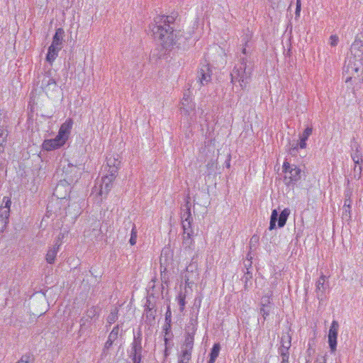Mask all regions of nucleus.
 Masks as SVG:
<instances>
[{
	"mask_svg": "<svg viewBox=\"0 0 363 363\" xmlns=\"http://www.w3.org/2000/svg\"><path fill=\"white\" fill-rule=\"evenodd\" d=\"M191 358V355L189 354H180L179 356V361L178 363H189Z\"/></svg>",
	"mask_w": 363,
	"mask_h": 363,
	"instance_id": "nucleus-38",
	"label": "nucleus"
},
{
	"mask_svg": "<svg viewBox=\"0 0 363 363\" xmlns=\"http://www.w3.org/2000/svg\"><path fill=\"white\" fill-rule=\"evenodd\" d=\"M11 200L10 198L4 196L2 204L0 207V232H3L9 223L10 216V208Z\"/></svg>",
	"mask_w": 363,
	"mask_h": 363,
	"instance_id": "nucleus-9",
	"label": "nucleus"
},
{
	"mask_svg": "<svg viewBox=\"0 0 363 363\" xmlns=\"http://www.w3.org/2000/svg\"><path fill=\"white\" fill-rule=\"evenodd\" d=\"M184 209H182V212L181 213V219L182 222V228L183 230H188L189 228H191V222L193 218L191 217V211H190V204L189 202L187 201L184 206Z\"/></svg>",
	"mask_w": 363,
	"mask_h": 363,
	"instance_id": "nucleus-12",
	"label": "nucleus"
},
{
	"mask_svg": "<svg viewBox=\"0 0 363 363\" xmlns=\"http://www.w3.org/2000/svg\"><path fill=\"white\" fill-rule=\"evenodd\" d=\"M64 238H65V233H60L57 235V237L55 238V240L54 241V245L52 246L53 247H57V249H59L60 246L62 243V240H63Z\"/></svg>",
	"mask_w": 363,
	"mask_h": 363,
	"instance_id": "nucleus-39",
	"label": "nucleus"
},
{
	"mask_svg": "<svg viewBox=\"0 0 363 363\" xmlns=\"http://www.w3.org/2000/svg\"><path fill=\"white\" fill-rule=\"evenodd\" d=\"M199 82L201 85L207 84L211 80V71L208 65H203L198 72Z\"/></svg>",
	"mask_w": 363,
	"mask_h": 363,
	"instance_id": "nucleus-17",
	"label": "nucleus"
},
{
	"mask_svg": "<svg viewBox=\"0 0 363 363\" xmlns=\"http://www.w3.org/2000/svg\"><path fill=\"white\" fill-rule=\"evenodd\" d=\"M191 284V282L189 281V279L187 278L185 280V284H186V286H190V284Z\"/></svg>",
	"mask_w": 363,
	"mask_h": 363,
	"instance_id": "nucleus-52",
	"label": "nucleus"
},
{
	"mask_svg": "<svg viewBox=\"0 0 363 363\" xmlns=\"http://www.w3.org/2000/svg\"><path fill=\"white\" fill-rule=\"evenodd\" d=\"M72 125L73 121L71 118L66 120V121L63 123L60 126V128L57 134L59 138H61L66 142L70 134Z\"/></svg>",
	"mask_w": 363,
	"mask_h": 363,
	"instance_id": "nucleus-18",
	"label": "nucleus"
},
{
	"mask_svg": "<svg viewBox=\"0 0 363 363\" xmlns=\"http://www.w3.org/2000/svg\"><path fill=\"white\" fill-rule=\"evenodd\" d=\"M291 347V341L288 340L286 345H282L281 347L279 349V354L281 356H283L284 354H289V349Z\"/></svg>",
	"mask_w": 363,
	"mask_h": 363,
	"instance_id": "nucleus-40",
	"label": "nucleus"
},
{
	"mask_svg": "<svg viewBox=\"0 0 363 363\" xmlns=\"http://www.w3.org/2000/svg\"><path fill=\"white\" fill-rule=\"evenodd\" d=\"M142 332L139 330L136 334H134L133 340L128 350V356L133 363H142V357L145 353L142 346Z\"/></svg>",
	"mask_w": 363,
	"mask_h": 363,
	"instance_id": "nucleus-5",
	"label": "nucleus"
},
{
	"mask_svg": "<svg viewBox=\"0 0 363 363\" xmlns=\"http://www.w3.org/2000/svg\"><path fill=\"white\" fill-rule=\"evenodd\" d=\"M62 175L64 176V178L57 184L53 192V195L58 199H65L67 196V189H69V186L76 182L81 175L80 169L68 163L67 167L63 166Z\"/></svg>",
	"mask_w": 363,
	"mask_h": 363,
	"instance_id": "nucleus-3",
	"label": "nucleus"
},
{
	"mask_svg": "<svg viewBox=\"0 0 363 363\" xmlns=\"http://www.w3.org/2000/svg\"><path fill=\"white\" fill-rule=\"evenodd\" d=\"M355 147V150L351 154V157L355 164H360L362 162V157L360 151L359 150V145L355 144L352 148Z\"/></svg>",
	"mask_w": 363,
	"mask_h": 363,
	"instance_id": "nucleus-28",
	"label": "nucleus"
},
{
	"mask_svg": "<svg viewBox=\"0 0 363 363\" xmlns=\"http://www.w3.org/2000/svg\"><path fill=\"white\" fill-rule=\"evenodd\" d=\"M300 10H301L300 0H297L296 13L298 14L300 12Z\"/></svg>",
	"mask_w": 363,
	"mask_h": 363,
	"instance_id": "nucleus-49",
	"label": "nucleus"
},
{
	"mask_svg": "<svg viewBox=\"0 0 363 363\" xmlns=\"http://www.w3.org/2000/svg\"><path fill=\"white\" fill-rule=\"evenodd\" d=\"M137 240V230L135 225H133L131 229V235L129 242L131 245H134L136 243Z\"/></svg>",
	"mask_w": 363,
	"mask_h": 363,
	"instance_id": "nucleus-36",
	"label": "nucleus"
},
{
	"mask_svg": "<svg viewBox=\"0 0 363 363\" xmlns=\"http://www.w3.org/2000/svg\"><path fill=\"white\" fill-rule=\"evenodd\" d=\"M120 325H116L115 327H113V330L110 333L108 337H109L111 340H116L118 338V332H119Z\"/></svg>",
	"mask_w": 363,
	"mask_h": 363,
	"instance_id": "nucleus-34",
	"label": "nucleus"
},
{
	"mask_svg": "<svg viewBox=\"0 0 363 363\" xmlns=\"http://www.w3.org/2000/svg\"><path fill=\"white\" fill-rule=\"evenodd\" d=\"M183 247L186 250H191L192 246L194 245V240L191 238V235L193 234V230L191 228H189L185 230H183Z\"/></svg>",
	"mask_w": 363,
	"mask_h": 363,
	"instance_id": "nucleus-22",
	"label": "nucleus"
},
{
	"mask_svg": "<svg viewBox=\"0 0 363 363\" xmlns=\"http://www.w3.org/2000/svg\"><path fill=\"white\" fill-rule=\"evenodd\" d=\"M16 363H33V359L30 354H25Z\"/></svg>",
	"mask_w": 363,
	"mask_h": 363,
	"instance_id": "nucleus-35",
	"label": "nucleus"
},
{
	"mask_svg": "<svg viewBox=\"0 0 363 363\" xmlns=\"http://www.w3.org/2000/svg\"><path fill=\"white\" fill-rule=\"evenodd\" d=\"M338 330V322L333 320L328 333V344L331 352H335L336 351Z\"/></svg>",
	"mask_w": 363,
	"mask_h": 363,
	"instance_id": "nucleus-11",
	"label": "nucleus"
},
{
	"mask_svg": "<svg viewBox=\"0 0 363 363\" xmlns=\"http://www.w3.org/2000/svg\"><path fill=\"white\" fill-rule=\"evenodd\" d=\"M116 177V174L109 173L108 174L102 177L99 191L101 195L107 194L110 191L113 186V182L114 181Z\"/></svg>",
	"mask_w": 363,
	"mask_h": 363,
	"instance_id": "nucleus-13",
	"label": "nucleus"
},
{
	"mask_svg": "<svg viewBox=\"0 0 363 363\" xmlns=\"http://www.w3.org/2000/svg\"><path fill=\"white\" fill-rule=\"evenodd\" d=\"M183 97H185V98L188 97L189 99H190L189 94L188 93H184L183 95Z\"/></svg>",
	"mask_w": 363,
	"mask_h": 363,
	"instance_id": "nucleus-55",
	"label": "nucleus"
},
{
	"mask_svg": "<svg viewBox=\"0 0 363 363\" xmlns=\"http://www.w3.org/2000/svg\"><path fill=\"white\" fill-rule=\"evenodd\" d=\"M220 350V345L219 343H215L210 352V359L208 363H214L216 358L218 357L219 352Z\"/></svg>",
	"mask_w": 363,
	"mask_h": 363,
	"instance_id": "nucleus-29",
	"label": "nucleus"
},
{
	"mask_svg": "<svg viewBox=\"0 0 363 363\" xmlns=\"http://www.w3.org/2000/svg\"><path fill=\"white\" fill-rule=\"evenodd\" d=\"M283 172L285 173L284 182L287 186L295 184L301 179V169L296 165H291L288 162H284Z\"/></svg>",
	"mask_w": 363,
	"mask_h": 363,
	"instance_id": "nucleus-6",
	"label": "nucleus"
},
{
	"mask_svg": "<svg viewBox=\"0 0 363 363\" xmlns=\"http://www.w3.org/2000/svg\"><path fill=\"white\" fill-rule=\"evenodd\" d=\"M180 109L184 115L192 116L194 115L195 104L191 99L183 97L181 101Z\"/></svg>",
	"mask_w": 363,
	"mask_h": 363,
	"instance_id": "nucleus-16",
	"label": "nucleus"
},
{
	"mask_svg": "<svg viewBox=\"0 0 363 363\" xmlns=\"http://www.w3.org/2000/svg\"><path fill=\"white\" fill-rule=\"evenodd\" d=\"M350 213H351V211L349 212L347 208H345L343 207V213H342L343 216H348L350 218Z\"/></svg>",
	"mask_w": 363,
	"mask_h": 363,
	"instance_id": "nucleus-47",
	"label": "nucleus"
},
{
	"mask_svg": "<svg viewBox=\"0 0 363 363\" xmlns=\"http://www.w3.org/2000/svg\"><path fill=\"white\" fill-rule=\"evenodd\" d=\"M8 123L9 118L6 113L0 110V153L4 150L3 145L6 143L8 136Z\"/></svg>",
	"mask_w": 363,
	"mask_h": 363,
	"instance_id": "nucleus-10",
	"label": "nucleus"
},
{
	"mask_svg": "<svg viewBox=\"0 0 363 363\" xmlns=\"http://www.w3.org/2000/svg\"><path fill=\"white\" fill-rule=\"evenodd\" d=\"M247 43H245V47ZM242 54L247 55L246 48H243ZM253 69L252 62L247 56L240 58V62L237 64L230 73L231 82L235 84L238 82L241 89L246 88L251 79V75Z\"/></svg>",
	"mask_w": 363,
	"mask_h": 363,
	"instance_id": "nucleus-2",
	"label": "nucleus"
},
{
	"mask_svg": "<svg viewBox=\"0 0 363 363\" xmlns=\"http://www.w3.org/2000/svg\"><path fill=\"white\" fill-rule=\"evenodd\" d=\"M156 309H145L143 316L145 318V322L149 325H152L155 320Z\"/></svg>",
	"mask_w": 363,
	"mask_h": 363,
	"instance_id": "nucleus-27",
	"label": "nucleus"
},
{
	"mask_svg": "<svg viewBox=\"0 0 363 363\" xmlns=\"http://www.w3.org/2000/svg\"><path fill=\"white\" fill-rule=\"evenodd\" d=\"M351 195L352 193L350 191H346L345 192V201H344V208H348V211H351V204H352V200H351Z\"/></svg>",
	"mask_w": 363,
	"mask_h": 363,
	"instance_id": "nucleus-31",
	"label": "nucleus"
},
{
	"mask_svg": "<svg viewBox=\"0 0 363 363\" xmlns=\"http://www.w3.org/2000/svg\"><path fill=\"white\" fill-rule=\"evenodd\" d=\"M65 143V141L57 135L53 139L45 140L43 143V147L47 151H51L62 147Z\"/></svg>",
	"mask_w": 363,
	"mask_h": 363,
	"instance_id": "nucleus-15",
	"label": "nucleus"
},
{
	"mask_svg": "<svg viewBox=\"0 0 363 363\" xmlns=\"http://www.w3.org/2000/svg\"><path fill=\"white\" fill-rule=\"evenodd\" d=\"M194 333H188L186 337L184 345L182 347L181 353L182 354H189L191 355L193 347H194Z\"/></svg>",
	"mask_w": 363,
	"mask_h": 363,
	"instance_id": "nucleus-19",
	"label": "nucleus"
},
{
	"mask_svg": "<svg viewBox=\"0 0 363 363\" xmlns=\"http://www.w3.org/2000/svg\"><path fill=\"white\" fill-rule=\"evenodd\" d=\"M281 340H282V342H284L282 345H286V343H287L288 340H290V337L288 335L283 336L281 337Z\"/></svg>",
	"mask_w": 363,
	"mask_h": 363,
	"instance_id": "nucleus-48",
	"label": "nucleus"
},
{
	"mask_svg": "<svg viewBox=\"0 0 363 363\" xmlns=\"http://www.w3.org/2000/svg\"><path fill=\"white\" fill-rule=\"evenodd\" d=\"M161 277H162V281H164V282H167V279H166V277H165V274H163L162 273L161 274Z\"/></svg>",
	"mask_w": 363,
	"mask_h": 363,
	"instance_id": "nucleus-53",
	"label": "nucleus"
},
{
	"mask_svg": "<svg viewBox=\"0 0 363 363\" xmlns=\"http://www.w3.org/2000/svg\"><path fill=\"white\" fill-rule=\"evenodd\" d=\"M171 311L169 310V308H168L166 313H165V323L166 326L171 327Z\"/></svg>",
	"mask_w": 363,
	"mask_h": 363,
	"instance_id": "nucleus-41",
	"label": "nucleus"
},
{
	"mask_svg": "<svg viewBox=\"0 0 363 363\" xmlns=\"http://www.w3.org/2000/svg\"><path fill=\"white\" fill-rule=\"evenodd\" d=\"M338 37L336 35H331L330 37V44L331 46H336L338 43Z\"/></svg>",
	"mask_w": 363,
	"mask_h": 363,
	"instance_id": "nucleus-42",
	"label": "nucleus"
},
{
	"mask_svg": "<svg viewBox=\"0 0 363 363\" xmlns=\"http://www.w3.org/2000/svg\"><path fill=\"white\" fill-rule=\"evenodd\" d=\"M121 164V161L118 160L114 156H109L106 157V164L108 167V173L116 174Z\"/></svg>",
	"mask_w": 363,
	"mask_h": 363,
	"instance_id": "nucleus-20",
	"label": "nucleus"
},
{
	"mask_svg": "<svg viewBox=\"0 0 363 363\" xmlns=\"http://www.w3.org/2000/svg\"><path fill=\"white\" fill-rule=\"evenodd\" d=\"M185 298H186V295H185V294H183V293H180L177 296L178 303L180 307V308H179L180 311H183L184 309V306L186 304Z\"/></svg>",
	"mask_w": 363,
	"mask_h": 363,
	"instance_id": "nucleus-33",
	"label": "nucleus"
},
{
	"mask_svg": "<svg viewBox=\"0 0 363 363\" xmlns=\"http://www.w3.org/2000/svg\"><path fill=\"white\" fill-rule=\"evenodd\" d=\"M289 354H284L283 356H281V363H289Z\"/></svg>",
	"mask_w": 363,
	"mask_h": 363,
	"instance_id": "nucleus-45",
	"label": "nucleus"
},
{
	"mask_svg": "<svg viewBox=\"0 0 363 363\" xmlns=\"http://www.w3.org/2000/svg\"><path fill=\"white\" fill-rule=\"evenodd\" d=\"M343 74L347 75L346 83L352 79L359 82L363 81V64L362 61H360V58H349L345 65Z\"/></svg>",
	"mask_w": 363,
	"mask_h": 363,
	"instance_id": "nucleus-4",
	"label": "nucleus"
},
{
	"mask_svg": "<svg viewBox=\"0 0 363 363\" xmlns=\"http://www.w3.org/2000/svg\"><path fill=\"white\" fill-rule=\"evenodd\" d=\"M326 277L322 274L318 280L316 281V294L318 299H322V296L326 289L325 282Z\"/></svg>",
	"mask_w": 363,
	"mask_h": 363,
	"instance_id": "nucleus-23",
	"label": "nucleus"
},
{
	"mask_svg": "<svg viewBox=\"0 0 363 363\" xmlns=\"http://www.w3.org/2000/svg\"><path fill=\"white\" fill-rule=\"evenodd\" d=\"M260 313L263 316L264 319H266L267 316L269 315V311H267L264 307L260 309Z\"/></svg>",
	"mask_w": 363,
	"mask_h": 363,
	"instance_id": "nucleus-46",
	"label": "nucleus"
},
{
	"mask_svg": "<svg viewBox=\"0 0 363 363\" xmlns=\"http://www.w3.org/2000/svg\"><path fill=\"white\" fill-rule=\"evenodd\" d=\"M313 128L312 127H307L302 135L300 136V142L298 145H296L294 147L291 148V151L297 150L298 146L303 149L306 147V140L308 137L312 134Z\"/></svg>",
	"mask_w": 363,
	"mask_h": 363,
	"instance_id": "nucleus-21",
	"label": "nucleus"
},
{
	"mask_svg": "<svg viewBox=\"0 0 363 363\" xmlns=\"http://www.w3.org/2000/svg\"><path fill=\"white\" fill-rule=\"evenodd\" d=\"M84 323L83 322V319H81V325H84Z\"/></svg>",
	"mask_w": 363,
	"mask_h": 363,
	"instance_id": "nucleus-56",
	"label": "nucleus"
},
{
	"mask_svg": "<svg viewBox=\"0 0 363 363\" xmlns=\"http://www.w3.org/2000/svg\"><path fill=\"white\" fill-rule=\"evenodd\" d=\"M258 240V238L257 236H252V238H251V242L252 241H255V242H257Z\"/></svg>",
	"mask_w": 363,
	"mask_h": 363,
	"instance_id": "nucleus-54",
	"label": "nucleus"
},
{
	"mask_svg": "<svg viewBox=\"0 0 363 363\" xmlns=\"http://www.w3.org/2000/svg\"><path fill=\"white\" fill-rule=\"evenodd\" d=\"M252 279V274L249 271L248 268H247V272L245 273L244 276L242 278V281L244 282V288L245 290L248 288V282L251 281Z\"/></svg>",
	"mask_w": 363,
	"mask_h": 363,
	"instance_id": "nucleus-32",
	"label": "nucleus"
},
{
	"mask_svg": "<svg viewBox=\"0 0 363 363\" xmlns=\"http://www.w3.org/2000/svg\"><path fill=\"white\" fill-rule=\"evenodd\" d=\"M60 50V48L50 45L48 48V51L46 55V60L52 65L55 60L57 58L58 52Z\"/></svg>",
	"mask_w": 363,
	"mask_h": 363,
	"instance_id": "nucleus-25",
	"label": "nucleus"
},
{
	"mask_svg": "<svg viewBox=\"0 0 363 363\" xmlns=\"http://www.w3.org/2000/svg\"><path fill=\"white\" fill-rule=\"evenodd\" d=\"M170 328H171V327L166 326V323L164 324L163 329H164V330H165V335L168 334Z\"/></svg>",
	"mask_w": 363,
	"mask_h": 363,
	"instance_id": "nucleus-50",
	"label": "nucleus"
},
{
	"mask_svg": "<svg viewBox=\"0 0 363 363\" xmlns=\"http://www.w3.org/2000/svg\"><path fill=\"white\" fill-rule=\"evenodd\" d=\"M52 74L53 72L50 69L39 77L40 87L47 94L57 89V82Z\"/></svg>",
	"mask_w": 363,
	"mask_h": 363,
	"instance_id": "nucleus-7",
	"label": "nucleus"
},
{
	"mask_svg": "<svg viewBox=\"0 0 363 363\" xmlns=\"http://www.w3.org/2000/svg\"><path fill=\"white\" fill-rule=\"evenodd\" d=\"M98 314V308L96 307H91L86 311V315L89 318H94Z\"/></svg>",
	"mask_w": 363,
	"mask_h": 363,
	"instance_id": "nucleus-37",
	"label": "nucleus"
},
{
	"mask_svg": "<svg viewBox=\"0 0 363 363\" xmlns=\"http://www.w3.org/2000/svg\"><path fill=\"white\" fill-rule=\"evenodd\" d=\"M174 18L169 16H158L154 18L150 25L154 38L157 40L164 49H169L177 43V35L174 33L171 24Z\"/></svg>",
	"mask_w": 363,
	"mask_h": 363,
	"instance_id": "nucleus-1",
	"label": "nucleus"
},
{
	"mask_svg": "<svg viewBox=\"0 0 363 363\" xmlns=\"http://www.w3.org/2000/svg\"><path fill=\"white\" fill-rule=\"evenodd\" d=\"M64 33V30L62 28H57L52 38V42L51 45L60 48V49H62Z\"/></svg>",
	"mask_w": 363,
	"mask_h": 363,
	"instance_id": "nucleus-24",
	"label": "nucleus"
},
{
	"mask_svg": "<svg viewBox=\"0 0 363 363\" xmlns=\"http://www.w3.org/2000/svg\"><path fill=\"white\" fill-rule=\"evenodd\" d=\"M118 318V308H115L113 310H111V313L107 317V323L109 325H111L114 323Z\"/></svg>",
	"mask_w": 363,
	"mask_h": 363,
	"instance_id": "nucleus-30",
	"label": "nucleus"
},
{
	"mask_svg": "<svg viewBox=\"0 0 363 363\" xmlns=\"http://www.w3.org/2000/svg\"><path fill=\"white\" fill-rule=\"evenodd\" d=\"M354 172H358L359 174H361L362 167L360 166L357 168V164H355V167H354Z\"/></svg>",
	"mask_w": 363,
	"mask_h": 363,
	"instance_id": "nucleus-51",
	"label": "nucleus"
},
{
	"mask_svg": "<svg viewBox=\"0 0 363 363\" xmlns=\"http://www.w3.org/2000/svg\"><path fill=\"white\" fill-rule=\"evenodd\" d=\"M290 214V210L289 208H284L280 213L278 214V212L276 209L273 210L272 212L270 223L269 229L270 230L274 229L276 228V223L278 221V227L282 228L285 225L288 217Z\"/></svg>",
	"mask_w": 363,
	"mask_h": 363,
	"instance_id": "nucleus-8",
	"label": "nucleus"
},
{
	"mask_svg": "<svg viewBox=\"0 0 363 363\" xmlns=\"http://www.w3.org/2000/svg\"><path fill=\"white\" fill-rule=\"evenodd\" d=\"M113 342H114V340H111L109 337H108V340H106L105 345H104V353L105 352V351L106 350H108L112 346Z\"/></svg>",
	"mask_w": 363,
	"mask_h": 363,
	"instance_id": "nucleus-43",
	"label": "nucleus"
},
{
	"mask_svg": "<svg viewBox=\"0 0 363 363\" xmlns=\"http://www.w3.org/2000/svg\"><path fill=\"white\" fill-rule=\"evenodd\" d=\"M145 309H155L154 304L151 303L149 299L147 300L145 303Z\"/></svg>",
	"mask_w": 363,
	"mask_h": 363,
	"instance_id": "nucleus-44",
	"label": "nucleus"
},
{
	"mask_svg": "<svg viewBox=\"0 0 363 363\" xmlns=\"http://www.w3.org/2000/svg\"><path fill=\"white\" fill-rule=\"evenodd\" d=\"M59 251L57 247H50L45 256V259L48 263L53 264L55 260L56 255Z\"/></svg>",
	"mask_w": 363,
	"mask_h": 363,
	"instance_id": "nucleus-26",
	"label": "nucleus"
},
{
	"mask_svg": "<svg viewBox=\"0 0 363 363\" xmlns=\"http://www.w3.org/2000/svg\"><path fill=\"white\" fill-rule=\"evenodd\" d=\"M352 56L350 58H360L363 61V42L359 39H355L351 45Z\"/></svg>",
	"mask_w": 363,
	"mask_h": 363,
	"instance_id": "nucleus-14",
	"label": "nucleus"
}]
</instances>
